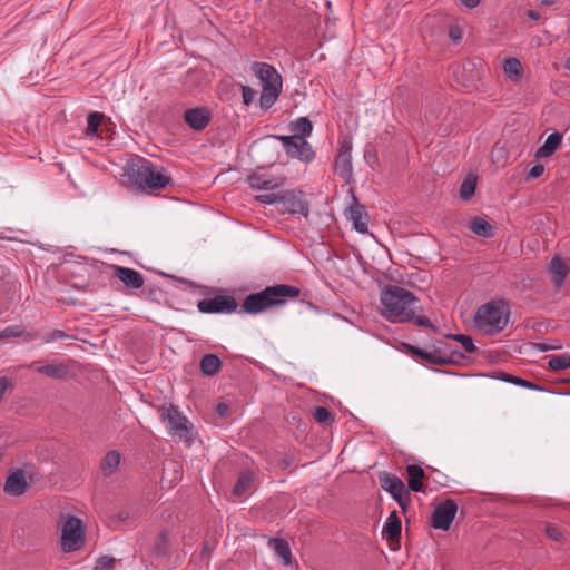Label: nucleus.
<instances>
[{
  "label": "nucleus",
  "instance_id": "1",
  "mask_svg": "<svg viewBox=\"0 0 570 570\" xmlns=\"http://www.w3.org/2000/svg\"><path fill=\"white\" fill-rule=\"evenodd\" d=\"M380 314L391 323H407L414 318L419 299L404 287L385 286L380 294Z\"/></svg>",
  "mask_w": 570,
  "mask_h": 570
},
{
  "label": "nucleus",
  "instance_id": "2",
  "mask_svg": "<svg viewBox=\"0 0 570 570\" xmlns=\"http://www.w3.org/2000/svg\"><path fill=\"white\" fill-rule=\"evenodd\" d=\"M299 288L288 284L267 286L265 289L248 295L243 302V309L249 314H257L271 307L284 305L288 299L299 296Z\"/></svg>",
  "mask_w": 570,
  "mask_h": 570
},
{
  "label": "nucleus",
  "instance_id": "3",
  "mask_svg": "<svg viewBox=\"0 0 570 570\" xmlns=\"http://www.w3.org/2000/svg\"><path fill=\"white\" fill-rule=\"evenodd\" d=\"M126 174L139 189L148 193L161 190L170 183V177L161 167L142 157L128 163Z\"/></svg>",
  "mask_w": 570,
  "mask_h": 570
},
{
  "label": "nucleus",
  "instance_id": "4",
  "mask_svg": "<svg viewBox=\"0 0 570 570\" xmlns=\"http://www.w3.org/2000/svg\"><path fill=\"white\" fill-rule=\"evenodd\" d=\"M509 306L503 301H492L481 305L474 315L475 328L484 335L500 333L508 325Z\"/></svg>",
  "mask_w": 570,
  "mask_h": 570
},
{
  "label": "nucleus",
  "instance_id": "5",
  "mask_svg": "<svg viewBox=\"0 0 570 570\" xmlns=\"http://www.w3.org/2000/svg\"><path fill=\"white\" fill-rule=\"evenodd\" d=\"M252 70L262 83L259 105L267 110L275 104L282 92V77L273 66L266 62H254Z\"/></svg>",
  "mask_w": 570,
  "mask_h": 570
},
{
  "label": "nucleus",
  "instance_id": "6",
  "mask_svg": "<svg viewBox=\"0 0 570 570\" xmlns=\"http://www.w3.org/2000/svg\"><path fill=\"white\" fill-rule=\"evenodd\" d=\"M169 434L187 444L194 440L195 429L189 420L175 405L161 406L158 410Z\"/></svg>",
  "mask_w": 570,
  "mask_h": 570
},
{
  "label": "nucleus",
  "instance_id": "7",
  "mask_svg": "<svg viewBox=\"0 0 570 570\" xmlns=\"http://www.w3.org/2000/svg\"><path fill=\"white\" fill-rule=\"evenodd\" d=\"M275 139L283 144L286 155L304 163H311L315 158V151L311 144L298 135L293 136H274Z\"/></svg>",
  "mask_w": 570,
  "mask_h": 570
},
{
  "label": "nucleus",
  "instance_id": "8",
  "mask_svg": "<svg viewBox=\"0 0 570 570\" xmlns=\"http://www.w3.org/2000/svg\"><path fill=\"white\" fill-rule=\"evenodd\" d=\"M237 302L233 296H215L198 302L199 312L206 314L225 313L229 314L237 309Z\"/></svg>",
  "mask_w": 570,
  "mask_h": 570
},
{
  "label": "nucleus",
  "instance_id": "9",
  "mask_svg": "<svg viewBox=\"0 0 570 570\" xmlns=\"http://www.w3.org/2000/svg\"><path fill=\"white\" fill-rule=\"evenodd\" d=\"M458 511V505L452 500H446L441 503L433 512L432 515V525L435 529L446 531L449 530L455 514Z\"/></svg>",
  "mask_w": 570,
  "mask_h": 570
},
{
  "label": "nucleus",
  "instance_id": "10",
  "mask_svg": "<svg viewBox=\"0 0 570 570\" xmlns=\"http://www.w3.org/2000/svg\"><path fill=\"white\" fill-rule=\"evenodd\" d=\"M345 215L356 232L361 234L368 233V215L365 207L357 202L355 196H353L352 204Z\"/></svg>",
  "mask_w": 570,
  "mask_h": 570
},
{
  "label": "nucleus",
  "instance_id": "11",
  "mask_svg": "<svg viewBox=\"0 0 570 570\" xmlns=\"http://www.w3.org/2000/svg\"><path fill=\"white\" fill-rule=\"evenodd\" d=\"M352 144L348 140H344L341 144L338 154L335 160V173L343 179L348 180L352 177Z\"/></svg>",
  "mask_w": 570,
  "mask_h": 570
},
{
  "label": "nucleus",
  "instance_id": "12",
  "mask_svg": "<svg viewBox=\"0 0 570 570\" xmlns=\"http://www.w3.org/2000/svg\"><path fill=\"white\" fill-rule=\"evenodd\" d=\"M549 273L553 285L557 288L561 287L570 273V261L558 255L553 256L549 265Z\"/></svg>",
  "mask_w": 570,
  "mask_h": 570
},
{
  "label": "nucleus",
  "instance_id": "13",
  "mask_svg": "<svg viewBox=\"0 0 570 570\" xmlns=\"http://www.w3.org/2000/svg\"><path fill=\"white\" fill-rule=\"evenodd\" d=\"M114 275L128 288L138 289L144 286V276L136 269L112 265Z\"/></svg>",
  "mask_w": 570,
  "mask_h": 570
},
{
  "label": "nucleus",
  "instance_id": "14",
  "mask_svg": "<svg viewBox=\"0 0 570 570\" xmlns=\"http://www.w3.org/2000/svg\"><path fill=\"white\" fill-rule=\"evenodd\" d=\"M184 119L191 129L202 131L208 126L210 114L203 107L190 108L185 111Z\"/></svg>",
  "mask_w": 570,
  "mask_h": 570
},
{
  "label": "nucleus",
  "instance_id": "15",
  "mask_svg": "<svg viewBox=\"0 0 570 570\" xmlns=\"http://www.w3.org/2000/svg\"><path fill=\"white\" fill-rule=\"evenodd\" d=\"M28 488V483L26 480L24 471L21 469H16L11 472L4 483V492L12 497L22 495Z\"/></svg>",
  "mask_w": 570,
  "mask_h": 570
},
{
  "label": "nucleus",
  "instance_id": "16",
  "mask_svg": "<svg viewBox=\"0 0 570 570\" xmlns=\"http://www.w3.org/2000/svg\"><path fill=\"white\" fill-rule=\"evenodd\" d=\"M380 482L382 488L402 505L403 497L407 494L403 481L395 475L383 473L380 475Z\"/></svg>",
  "mask_w": 570,
  "mask_h": 570
},
{
  "label": "nucleus",
  "instance_id": "17",
  "mask_svg": "<svg viewBox=\"0 0 570 570\" xmlns=\"http://www.w3.org/2000/svg\"><path fill=\"white\" fill-rule=\"evenodd\" d=\"M281 203L283 204L284 212L301 214L303 216L308 215V204L299 195L294 193H283Z\"/></svg>",
  "mask_w": 570,
  "mask_h": 570
},
{
  "label": "nucleus",
  "instance_id": "18",
  "mask_svg": "<svg viewBox=\"0 0 570 570\" xmlns=\"http://www.w3.org/2000/svg\"><path fill=\"white\" fill-rule=\"evenodd\" d=\"M268 547L284 566L293 563L292 550L287 540L282 537H272L268 540Z\"/></svg>",
  "mask_w": 570,
  "mask_h": 570
},
{
  "label": "nucleus",
  "instance_id": "19",
  "mask_svg": "<svg viewBox=\"0 0 570 570\" xmlns=\"http://www.w3.org/2000/svg\"><path fill=\"white\" fill-rule=\"evenodd\" d=\"M61 534H85V524L82 520L75 515L61 517L59 520Z\"/></svg>",
  "mask_w": 570,
  "mask_h": 570
},
{
  "label": "nucleus",
  "instance_id": "20",
  "mask_svg": "<svg viewBox=\"0 0 570 570\" xmlns=\"http://www.w3.org/2000/svg\"><path fill=\"white\" fill-rule=\"evenodd\" d=\"M121 455L118 451L111 450L101 459L100 469L105 476L115 474L119 468Z\"/></svg>",
  "mask_w": 570,
  "mask_h": 570
},
{
  "label": "nucleus",
  "instance_id": "21",
  "mask_svg": "<svg viewBox=\"0 0 570 570\" xmlns=\"http://www.w3.org/2000/svg\"><path fill=\"white\" fill-rule=\"evenodd\" d=\"M247 180L250 188L257 190H274L281 185L279 181L261 174H253Z\"/></svg>",
  "mask_w": 570,
  "mask_h": 570
},
{
  "label": "nucleus",
  "instance_id": "22",
  "mask_svg": "<svg viewBox=\"0 0 570 570\" xmlns=\"http://www.w3.org/2000/svg\"><path fill=\"white\" fill-rule=\"evenodd\" d=\"M562 137L559 132L550 134L543 145L537 150V158H546L551 156L560 146Z\"/></svg>",
  "mask_w": 570,
  "mask_h": 570
},
{
  "label": "nucleus",
  "instance_id": "23",
  "mask_svg": "<svg viewBox=\"0 0 570 570\" xmlns=\"http://www.w3.org/2000/svg\"><path fill=\"white\" fill-rule=\"evenodd\" d=\"M222 361L216 354H206L199 363L200 372L206 376H213L219 372Z\"/></svg>",
  "mask_w": 570,
  "mask_h": 570
},
{
  "label": "nucleus",
  "instance_id": "24",
  "mask_svg": "<svg viewBox=\"0 0 570 570\" xmlns=\"http://www.w3.org/2000/svg\"><path fill=\"white\" fill-rule=\"evenodd\" d=\"M407 484L409 488L414 492H420L423 489L422 480L424 478V471L421 466L411 464L406 468Z\"/></svg>",
  "mask_w": 570,
  "mask_h": 570
},
{
  "label": "nucleus",
  "instance_id": "25",
  "mask_svg": "<svg viewBox=\"0 0 570 570\" xmlns=\"http://www.w3.org/2000/svg\"><path fill=\"white\" fill-rule=\"evenodd\" d=\"M253 483H254V473L250 471L243 472L239 475V478L233 489V494L236 497L246 494L248 491L252 490Z\"/></svg>",
  "mask_w": 570,
  "mask_h": 570
},
{
  "label": "nucleus",
  "instance_id": "26",
  "mask_svg": "<svg viewBox=\"0 0 570 570\" xmlns=\"http://www.w3.org/2000/svg\"><path fill=\"white\" fill-rule=\"evenodd\" d=\"M503 71L509 79L518 81L522 76L523 68L519 59L508 58L503 62Z\"/></svg>",
  "mask_w": 570,
  "mask_h": 570
},
{
  "label": "nucleus",
  "instance_id": "27",
  "mask_svg": "<svg viewBox=\"0 0 570 570\" xmlns=\"http://www.w3.org/2000/svg\"><path fill=\"white\" fill-rule=\"evenodd\" d=\"M548 358V366L551 371L558 372L570 367V354H553Z\"/></svg>",
  "mask_w": 570,
  "mask_h": 570
},
{
  "label": "nucleus",
  "instance_id": "28",
  "mask_svg": "<svg viewBox=\"0 0 570 570\" xmlns=\"http://www.w3.org/2000/svg\"><path fill=\"white\" fill-rule=\"evenodd\" d=\"M37 372L53 379H62L67 375L68 370L62 364H48L39 366Z\"/></svg>",
  "mask_w": 570,
  "mask_h": 570
},
{
  "label": "nucleus",
  "instance_id": "29",
  "mask_svg": "<svg viewBox=\"0 0 570 570\" xmlns=\"http://www.w3.org/2000/svg\"><path fill=\"white\" fill-rule=\"evenodd\" d=\"M470 228L478 236H482V237H491L492 236L491 224L481 217L473 218L470 223Z\"/></svg>",
  "mask_w": 570,
  "mask_h": 570
},
{
  "label": "nucleus",
  "instance_id": "30",
  "mask_svg": "<svg viewBox=\"0 0 570 570\" xmlns=\"http://www.w3.org/2000/svg\"><path fill=\"white\" fill-rule=\"evenodd\" d=\"M402 531V522L401 519L397 517L396 512L393 511L387 517L383 529L382 534H401Z\"/></svg>",
  "mask_w": 570,
  "mask_h": 570
},
{
  "label": "nucleus",
  "instance_id": "31",
  "mask_svg": "<svg viewBox=\"0 0 570 570\" xmlns=\"http://www.w3.org/2000/svg\"><path fill=\"white\" fill-rule=\"evenodd\" d=\"M86 537H61L60 547L65 552L77 551L85 544Z\"/></svg>",
  "mask_w": 570,
  "mask_h": 570
},
{
  "label": "nucleus",
  "instance_id": "32",
  "mask_svg": "<svg viewBox=\"0 0 570 570\" xmlns=\"http://www.w3.org/2000/svg\"><path fill=\"white\" fill-rule=\"evenodd\" d=\"M476 188V177L473 175H469L461 184L460 187V197L464 200L470 199Z\"/></svg>",
  "mask_w": 570,
  "mask_h": 570
},
{
  "label": "nucleus",
  "instance_id": "33",
  "mask_svg": "<svg viewBox=\"0 0 570 570\" xmlns=\"http://www.w3.org/2000/svg\"><path fill=\"white\" fill-rule=\"evenodd\" d=\"M293 129L305 138L312 134L313 125L306 117H301L293 124Z\"/></svg>",
  "mask_w": 570,
  "mask_h": 570
},
{
  "label": "nucleus",
  "instance_id": "34",
  "mask_svg": "<svg viewBox=\"0 0 570 570\" xmlns=\"http://www.w3.org/2000/svg\"><path fill=\"white\" fill-rule=\"evenodd\" d=\"M101 120H102V114L97 112V111L90 112L87 117V134L96 135Z\"/></svg>",
  "mask_w": 570,
  "mask_h": 570
},
{
  "label": "nucleus",
  "instance_id": "35",
  "mask_svg": "<svg viewBox=\"0 0 570 570\" xmlns=\"http://www.w3.org/2000/svg\"><path fill=\"white\" fill-rule=\"evenodd\" d=\"M501 380L504 381V382H509V383H512V384H515V385H519V386H523V387H528V389H531V390H538L539 389V386L535 383L527 381V380H524L522 377L513 376L511 374H503Z\"/></svg>",
  "mask_w": 570,
  "mask_h": 570
},
{
  "label": "nucleus",
  "instance_id": "36",
  "mask_svg": "<svg viewBox=\"0 0 570 570\" xmlns=\"http://www.w3.org/2000/svg\"><path fill=\"white\" fill-rule=\"evenodd\" d=\"M24 332L26 331L21 325L7 326L2 331H0V341L11 337H20L24 334Z\"/></svg>",
  "mask_w": 570,
  "mask_h": 570
},
{
  "label": "nucleus",
  "instance_id": "37",
  "mask_svg": "<svg viewBox=\"0 0 570 570\" xmlns=\"http://www.w3.org/2000/svg\"><path fill=\"white\" fill-rule=\"evenodd\" d=\"M449 338L460 342L466 353H473L476 351V347H475L471 336L460 334V335H450Z\"/></svg>",
  "mask_w": 570,
  "mask_h": 570
},
{
  "label": "nucleus",
  "instance_id": "38",
  "mask_svg": "<svg viewBox=\"0 0 570 570\" xmlns=\"http://www.w3.org/2000/svg\"><path fill=\"white\" fill-rule=\"evenodd\" d=\"M282 195H283V193H281V191L276 193V191L271 190L269 193L257 195L256 200L259 203H263V204L281 203Z\"/></svg>",
  "mask_w": 570,
  "mask_h": 570
},
{
  "label": "nucleus",
  "instance_id": "39",
  "mask_svg": "<svg viewBox=\"0 0 570 570\" xmlns=\"http://www.w3.org/2000/svg\"><path fill=\"white\" fill-rule=\"evenodd\" d=\"M115 563H116L115 558L104 556L97 560L95 570H114Z\"/></svg>",
  "mask_w": 570,
  "mask_h": 570
},
{
  "label": "nucleus",
  "instance_id": "40",
  "mask_svg": "<svg viewBox=\"0 0 570 570\" xmlns=\"http://www.w3.org/2000/svg\"><path fill=\"white\" fill-rule=\"evenodd\" d=\"M332 413L324 406H317L314 411V417L318 423H326L330 421Z\"/></svg>",
  "mask_w": 570,
  "mask_h": 570
},
{
  "label": "nucleus",
  "instance_id": "41",
  "mask_svg": "<svg viewBox=\"0 0 570 570\" xmlns=\"http://www.w3.org/2000/svg\"><path fill=\"white\" fill-rule=\"evenodd\" d=\"M412 352L419 356H421L422 358L424 360H428L432 363H443L444 360L441 358V357H436L435 355H433L432 353L430 352H425V351H422L420 348H416V347H412Z\"/></svg>",
  "mask_w": 570,
  "mask_h": 570
},
{
  "label": "nucleus",
  "instance_id": "42",
  "mask_svg": "<svg viewBox=\"0 0 570 570\" xmlns=\"http://www.w3.org/2000/svg\"><path fill=\"white\" fill-rule=\"evenodd\" d=\"M255 96L256 91L253 88L248 86H242V98L244 105L249 106L253 102Z\"/></svg>",
  "mask_w": 570,
  "mask_h": 570
},
{
  "label": "nucleus",
  "instance_id": "43",
  "mask_svg": "<svg viewBox=\"0 0 570 570\" xmlns=\"http://www.w3.org/2000/svg\"><path fill=\"white\" fill-rule=\"evenodd\" d=\"M411 322H414L419 326L434 330L432 322L426 316L414 314V318Z\"/></svg>",
  "mask_w": 570,
  "mask_h": 570
},
{
  "label": "nucleus",
  "instance_id": "44",
  "mask_svg": "<svg viewBox=\"0 0 570 570\" xmlns=\"http://www.w3.org/2000/svg\"><path fill=\"white\" fill-rule=\"evenodd\" d=\"M544 171V166L541 164L534 165L528 173V178L535 179L539 178Z\"/></svg>",
  "mask_w": 570,
  "mask_h": 570
},
{
  "label": "nucleus",
  "instance_id": "45",
  "mask_svg": "<svg viewBox=\"0 0 570 570\" xmlns=\"http://www.w3.org/2000/svg\"><path fill=\"white\" fill-rule=\"evenodd\" d=\"M386 539L387 546L391 550H397L401 547V537H384Z\"/></svg>",
  "mask_w": 570,
  "mask_h": 570
},
{
  "label": "nucleus",
  "instance_id": "46",
  "mask_svg": "<svg viewBox=\"0 0 570 570\" xmlns=\"http://www.w3.org/2000/svg\"><path fill=\"white\" fill-rule=\"evenodd\" d=\"M9 386V381L7 377H0V401L2 400L7 387Z\"/></svg>",
  "mask_w": 570,
  "mask_h": 570
},
{
  "label": "nucleus",
  "instance_id": "47",
  "mask_svg": "<svg viewBox=\"0 0 570 570\" xmlns=\"http://www.w3.org/2000/svg\"><path fill=\"white\" fill-rule=\"evenodd\" d=\"M461 1L469 9H473L480 3V0H461Z\"/></svg>",
  "mask_w": 570,
  "mask_h": 570
},
{
  "label": "nucleus",
  "instance_id": "48",
  "mask_svg": "<svg viewBox=\"0 0 570 570\" xmlns=\"http://www.w3.org/2000/svg\"><path fill=\"white\" fill-rule=\"evenodd\" d=\"M227 411H228V405L227 404L219 403L217 405V412L219 413V415H222V416L226 415Z\"/></svg>",
  "mask_w": 570,
  "mask_h": 570
},
{
  "label": "nucleus",
  "instance_id": "49",
  "mask_svg": "<svg viewBox=\"0 0 570 570\" xmlns=\"http://www.w3.org/2000/svg\"><path fill=\"white\" fill-rule=\"evenodd\" d=\"M528 17L533 20H538L540 18V14L537 11L530 10L528 11Z\"/></svg>",
  "mask_w": 570,
  "mask_h": 570
},
{
  "label": "nucleus",
  "instance_id": "50",
  "mask_svg": "<svg viewBox=\"0 0 570 570\" xmlns=\"http://www.w3.org/2000/svg\"><path fill=\"white\" fill-rule=\"evenodd\" d=\"M538 346H539V348H540L541 351H543V352L552 348L551 346L546 345V344H539Z\"/></svg>",
  "mask_w": 570,
  "mask_h": 570
},
{
  "label": "nucleus",
  "instance_id": "51",
  "mask_svg": "<svg viewBox=\"0 0 570 570\" xmlns=\"http://www.w3.org/2000/svg\"><path fill=\"white\" fill-rule=\"evenodd\" d=\"M450 36H451L453 39H458V38H459V36H456V33H455L453 30H451Z\"/></svg>",
  "mask_w": 570,
  "mask_h": 570
},
{
  "label": "nucleus",
  "instance_id": "52",
  "mask_svg": "<svg viewBox=\"0 0 570 570\" xmlns=\"http://www.w3.org/2000/svg\"><path fill=\"white\" fill-rule=\"evenodd\" d=\"M566 68L570 71V58L566 61Z\"/></svg>",
  "mask_w": 570,
  "mask_h": 570
},
{
  "label": "nucleus",
  "instance_id": "53",
  "mask_svg": "<svg viewBox=\"0 0 570 570\" xmlns=\"http://www.w3.org/2000/svg\"><path fill=\"white\" fill-rule=\"evenodd\" d=\"M547 535H550V534H556L554 532H552V530L550 528H547Z\"/></svg>",
  "mask_w": 570,
  "mask_h": 570
},
{
  "label": "nucleus",
  "instance_id": "54",
  "mask_svg": "<svg viewBox=\"0 0 570 570\" xmlns=\"http://www.w3.org/2000/svg\"><path fill=\"white\" fill-rule=\"evenodd\" d=\"M542 3H543V4H550V3H551V1H550V0H543V1H542Z\"/></svg>",
  "mask_w": 570,
  "mask_h": 570
},
{
  "label": "nucleus",
  "instance_id": "55",
  "mask_svg": "<svg viewBox=\"0 0 570 570\" xmlns=\"http://www.w3.org/2000/svg\"><path fill=\"white\" fill-rule=\"evenodd\" d=\"M57 336H58V337H63V336H65V334H63L62 332H58Z\"/></svg>",
  "mask_w": 570,
  "mask_h": 570
}]
</instances>
